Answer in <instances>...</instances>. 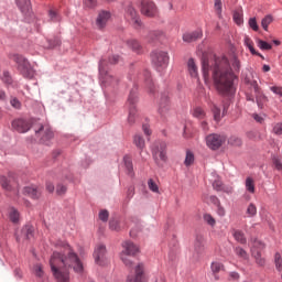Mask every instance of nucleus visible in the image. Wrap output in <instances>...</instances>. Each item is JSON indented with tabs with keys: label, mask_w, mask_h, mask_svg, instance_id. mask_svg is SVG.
Listing matches in <instances>:
<instances>
[{
	"label": "nucleus",
	"mask_w": 282,
	"mask_h": 282,
	"mask_svg": "<svg viewBox=\"0 0 282 282\" xmlns=\"http://www.w3.org/2000/svg\"><path fill=\"white\" fill-rule=\"evenodd\" d=\"M231 66L232 68H230V62H228V57L226 56L215 57L212 65L208 64V61H203V76L205 82L208 80V72L212 69L215 87L223 96H230L235 91L232 87V82L237 78L235 74H239L241 69L239 58L234 56L231 58Z\"/></svg>",
	"instance_id": "f257e3e1"
},
{
	"label": "nucleus",
	"mask_w": 282,
	"mask_h": 282,
	"mask_svg": "<svg viewBox=\"0 0 282 282\" xmlns=\"http://www.w3.org/2000/svg\"><path fill=\"white\" fill-rule=\"evenodd\" d=\"M51 270L57 282H69V268H72V250L67 257L54 252L50 260Z\"/></svg>",
	"instance_id": "f03ea898"
},
{
	"label": "nucleus",
	"mask_w": 282,
	"mask_h": 282,
	"mask_svg": "<svg viewBox=\"0 0 282 282\" xmlns=\"http://www.w3.org/2000/svg\"><path fill=\"white\" fill-rule=\"evenodd\" d=\"M122 251L120 252V260L127 268H131L133 265V261H131V257H135L140 252V247L133 243L131 240H126L122 242Z\"/></svg>",
	"instance_id": "7ed1b4c3"
},
{
	"label": "nucleus",
	"mask_w": 282,
	"mask_h": 282,
	"mask_svg": "<svg viewBox=\"0 0 282 282\" xmlns=\"http://www.w3.org/2000/svg\"><path fill=\"white\" fill-rule=\"evenodd\" d=\"M11 58L14 63H17L18 69L24 78H34L35 70L25 56L21 54H13L11 55Z\"/></svg>",
	"instance_id": "20e7f679"
},
{
	"label": "nucleus",
	"mask_w": 282,
	"mask_h": 282,
	"mask_svg": "<svg viewBox=\"0 0 282 282\" xmlns=\"http://www.w3.org/2000/svg\"><path fill=\"white\" fill-rule=\"evenodd\" d=\"M152 63L159 72H164L169 67V53L164 51H154L152 53Z\"/></svg>",
	"instance_id": "39448f33"
},
{
	"label": "nucleus",
	"mask_w": 282,
	"mask_h": 282,
	"mask_svg": "<svg viewBox=\"0 0 282 282\" xmlns=\"http://www.w3.org/2000/svg\"><path fill=\"white\" fill-rule=\"evenodd\" d=\"M264 248L265 245L261 242V240H251V254L256 259V263H258L260 267L265 265V259L261 256V252H263Z\"/></svg>",
	"instance_id": "423d86ee"
},
{
	"label": "nucleus",
	"mask_w": 282,
	"mask_h": 282,
	"mask_svg": "<svg viewBox=\"0 0 282 282\" xmlns=\"http://www.w3.org/2000/svg\"><path fill=\"white\" fill-rule=\"evenodd\" d=\"M246 83H248L253 88L258 108L263 109L269 102L268 96L261 91V87H259L257 80H246Z\"/></svg>",
	"instance_id": "0eeeda50"
},
{
	"label": "nucleus",
	"mask_w": 282,
	"mask_h": 282,
	"mask_svg": "<svg viewBox=\"0 0 282 282\" xmlns=\"http://www.w3.org/2000/svg\"><path fill=\"white\" fill-rule=\"evenodd\" d=\"M15 239L18 243H23L25 241H30V239H34V226L31 224L24 225L21 230L15 231Z\"/></svg>",
	"instance_id": "6e6552de"
},
{
	"label": "nucleus",
	"mask_w": 282,
	"mask_h": 282,
	"mask_svg": "<svg viewBox=\"0 0 282 282\" xmlns=\"http://www.w3.org/2000/svg\"><path fill=\"white\" fill-rule=\"evenodd\" d=\"M94 259L97 265L105 267L109 263V258H107V247L105 245L99 243L96 246Z\"/></svg>",
	"instance_id": "1a4fd4ad"
},
{
	"label": "nucleus",
	"mask_w": 282,
	"mask_h": 282,
	"mask_svg": "<svg viewBox=\"0 0 282 282\" xmlns=\"http://www.w3.org/2000/svg\"><path fill=\"white\" fill-rule=\"evenodd\" d=\"M152 155L156 164H160V162H166V160H169L166 156V142L155 143L152 149Z\"/></svg>",
	"instance_id": "9d476101"
},
{
	"label": "nucleus",
	"mask_w": 282,
	"mask_h": 282,
	"mask_svg": "<svg viewBox=\"0 0 282 282\" xmlns=\"http://www.w3.org/2000/svg\"><path fill=\"white\" fill-rule=\"evenodd\" d=\"M35 134H41V142L42 144H45L46 147H50V140L54 138V131H52V128L50 126H43L40 124L39 129H34Z\"/></svg>",
	"instance_id": "9b49d317"
},
{
	"label": "nucleus",
	"mask_w": 282,
	"mask_h": 282,
	"mask_svg": "<svg viewBox=\"0 0 282 282\" xmlns=\"http://www.w3.org/2000/svg\"><path fill=\"white\" fill-rule=\"evenodd\" d=\"M135 102H138V97L135 93L131 91L128 97L129 115L128 122L129 124L135 123V118L138 117V109H135Z\"/></svg>",
	"instance_id": "f8f14e48"
},
{
	"label": "nucleus",
	"mask_w": 282,
	"mask_h": 282,
	"mask_svg": "<svg viewBox=\"0 0 282 282\" xmlns=\"http://www.w3.org/2000/svg\"><path fill=\"white\" fill-rule=\"evenodd\" d=\"M99 74L102 83L105 85H116L118 79H116L112 75L107 73V59H101L99 63Z\"/></svg>",
	"instance_id": "ddd939ff"
},
{
	"label": "nucleus",
	"mask_w": 282,
	"mask_h": 282,
	"mask_svg": "<svg viewBox=\"0 0 282 282\" xmlns=\"http://www.w3.org/2000/svg\"><path fill=\"white\" fill-rule=\"evenodd\" d=\"M18 8L24 14L26 23L32 21V2L30 0H15Z\"/></svg>",
	"instance_id": "4468645a"
},
{
	"label": "nucleus",
	"mask_w": 282,
	"mask_h": 282,
	"mask_svg": "<svg viewBox=\"0 0 282 282\" xmlns=\"http://www.w3.org/2000/svg\"><path fill=\"white\" fill-rule=\"evenodd\" d=\"M226 142V138L219 134H209L206 137V144L212 151H217Z\"/></svg>",
	"instance_id": "2eb2a0df"
},
{
	"label": "nucleus",
	"mask_w": 282,
	"mask_h": 282,
	"mask_svg": "<svg viewBox=\"0 0 282 282\" xmlns=\"http://www.w3.org/2000/svg\"><path fill=\"white\" fill-rule=\"evenodd\" d=\"M141 14H144V17H156L158 7H155V3L151 0H142Z\"/></svg>",
	"instance_id": "dca6fc26"
},
{
	"label": "nucleus",
	"mask_w": 282,
	"mask_h": 282,
	"mask_svg": "<svg viewBox=\"0 0 282 282\" xmlns=\"http://www.w3.org/2000/svg\"><path fill=\"white\" fill-rule=\"evenodd\" d=\"M147 278L144 276V264L139 263L134 267V273L129 275L126 282H145Z\"/></svg>",
	"instance_id": "f3484780"
},
{
	"label": "nucleus",
	"mask_w": 282,
	"mask_h": 282,
	"mask_svg": "<svg viewBox=\"0 0 282 282\" xmlns=\"http://www.w3.org/2000/svg\"><path fill=\"white\" fill-rule=\"evenodd\" d=\"M126 17L135 30H140V28H142V20H140V15H138V11H135L133 7H128Z\"/></svg>",
	"instance_id": "a211bd4d"
},
{
	"label": "nucleus",
	"mask_w": 282,
	"mask_h": 282,
	"mask_svg": "<svg viewBox=\"0 0 282 282\" xmlns=\"http://www.w3.org/2000/svg\"><path fill=\"white\" fill-rule=\"evenodd\" d=\"M31 128L32 124L25 119H15L12 121V129H14V131H18V133H28Z\"/></svg>",
	"instance_id": "6ab92c4d"
},
{
	"label": "nucleus",
	"mask_w": 282,
	"mask_h": 282,
	"mask_svg": "<svg viewBox=\"0 0 282 282\" xmlns=\"http://www.w3.org/2000/svg\"><path fill=\"white\" fill-rule=\"evenodd\" d=\"M109 19H111V12L100 11L96 20V25L98 30H104V28H107V23H109Z\"/></svg>",
	"instance_id": "aec40b11"
},
{
	"label": "nucleus",
	"mask_w": 282,
	"mask_h": 282,
	"mask_svg": "<svg viewBox=\"0 0 282 282\" xmlns=\"http://www.w3.org/2000/svg\"><path fill=\"white\" fill-rule=\"evenodd\" d=\"M204 36V33L200 30L194 32H186L183 34L184 43H195V41H199Z\"/></svg>",
	"instance_id": "412c9836"
},
{
	"label": "nucleus",
	"mask_w": 282,
	"mask_h": 282,
	"mask_svg": "<svg viewBox=\"0 0 282 282\" xmlns=\"http://www.w3.org/2000/svg\"><path fill=\"white\" fill-rule=\"evenodd\" d=\"M23 195L31 197V199H39L41 197V189L32 185L23 188Z\"/></svg>",
	"instance_id": "4be33fe9"
},
{
	"label": "nucleus",
	"mask_w": 282,
	"mask_h": 282,
	"mask_svg": "<svg viewBox=\"0 0 282 282\" xmlns=\"http://www.w3.org/2000/svg\"><path fill=\"white\" fill-rule=\"evenodd\" d=\"M72 261H73V270L77 274H83L85 272V267L83 265V260L78 258V254L72 253Z\"/></svg>",
	"instance_id": "5701e85b"
},
{
	"label": "nucleus",
	"mask_w": 282,
	"mask_h": 282,
	"mask_svg": "<svg viewBox=\"0 0 282 282\" xmlns=\"http://www.w3.org/2000/svg\"><path fill=\"white\" fill-rule=\"evenodd\" d=\"M170 110H171V100L169 99V94H163L161 96L159 111L160 113L164 115Z\"/></svg>",
	"instance_id": "b1692460"
},
{
	"label": "nucleus",
	"mask_w": 282,
	"mask_h": 282,
	"mask_svg": "<svg viewBox=\"0 0 282 282\" xmlns=\"http://www.w3.org/2000/svg\"><path fill=\"white\" fill-rule=\"evenodd\" d=\"M127 46L135 54H142V44L138 40L131 39L127 41Z\"/></svg>",
	"instance_id": "393cba45"
},
{
	"label": "nucleus",
	"mask_w": 282,
	"mask_h": 282,
	"mask_svg": "<svg viewBox=\"0 0 282 282\" xmlns=\"http://www.w3.org/2000/svg\"><path fill=\"white\" fill-rule=\"evenodd\" d=\"M14 177H12V174H9L8 176H0V184L4 191H12V185L10 182H12Z\"/></svg>",
	"instance_id": "a878e982"
},
{
	"label": "nucleus",
	"mask_w": 282,
	"mask_h": 282,
	"mask_svg": "<svg viewBox=\"0 0 282 282\" xmlns=\"http://www.w3.org/2000/svg\"><path fill=\"white\" fill-rule=\"evenodd\" d=\"M187 68H188L189 76H192V78H197L198 73H197V65L195 64V59L193 58L188 59Z\"/></svg>",
	"instance_id": "bb28decb"
},
{
	"label": "nucleus",
	"mask_w": 282,
	"mask_h": 282,
	"mask_svg": "<svg viewBox=\"0 0 282 282\" xmlns=\"http://www.w3.org/2000/svg\"><path fill=\"white\" fill-rule=\"evenodd\" d=\"M123 164L127 171V174L130 175V177H133V162L131 161L130 156L123 158Z\"/></svg>",
	"instance_id": "cd10ccee"
},
{
	"label": "nucleus",
	"mask_w": 282,
	"mask_h": 282,
	"mask_svg": "<svg viewBox=\"0 0 282 282\" xmlns=\"http://www.w3.org/2000/svg\"><path fill=\"white\" fill-rule=\"evenodd\" d=\"M21 218V214L14 207H11L9 210V219L12 224H19V219Z\"/></svg>",
	"instance_id": "c85d7f7f"
},
{
	"label": "nucleus",
	"mask_w": 282,
	"mask_h": 282,
	"mask_svg": "<svg viewBox=\"0 0 282 282\" xmlns=\"http://www.w3.org/2000/svg\"><path fill=\"white\" fill-rule=\"evenodd\" d=\"M194 249L198 254L204 252V238L202 236L196 237Z\"/></svg>",
	"instance_id": "c756f323"
},
{
	"label": "nucleus",
	"mask_w": 282,
	"mask_h": 282,
	"mask_svg": "<svg viewBox=\"0 0 282 282\" xmlns=\"http://www.w3.org/2000/svg\"><path fill=\"white\" fill-rule=\"evenodd\" d=\"M0 80L7 86L12 85V76H10V72L4 70L0 73Z\"/></svg>",
	"instance_id": "7c9ffc66"
},
{
	"label": "nucleus",
	"mask_w": 282,
	"mask_h": 282,
	"mask_svg": "<svg viewBox=\"0 0 282 282\" xmlns=\"http://www.w3.org/2000/svg\"><path fill=\"white\" fill-rule=\"evenodd\" d=\"M245 45L248 47L250 53L253 54V56H259L257 50H254V42H252L250 37L248 36L245 37Z\"/></svg>",
	"instance_id": "2f4dec72"
},
{
	"label": "nucleus",
	"mask_w": 282,
	"mask_h": 282,
	"mask_svg": "<svg viewBox=\"0 0 282 282\" xmlns=\"http://www.w3.org/2000/svg\"><path fill=\"white\" fill-rule=\"evenodd\" d=\"M234 238L236 239V241H238V243H247V239H246V235L243 234V231L241 230H236L234 231Z\"/></svg>",
	"instance_id": "473e14b6"
},
{
	"label": "nucleus",
	"mask_w": 282,
	"mask_h": 282,
	"mask_svg": "<svg viewBox=\"0 0 282 282\" xmlns=\"http://www.w3.org/2000/svg\"><path fill=\"white\" fill-rule=\"evenodd\" d=\"M221 270H224V264H221V262H213L212 263V272L215 274V279H219L217 276V274H219V272H221Z\"/></svg>",
	"instance_id": "72a5a7b5"
},
{
	"label": "nucleus",
	"mask_w": 282,
	"mask_h": 282,
	"mask_svg": "<svg viewBox=\"0 0 282 282\" xmlns=\"http://www.w3.org/2000/svg\"><path fill=\"white\" fill-rule=\"evenodd\" d=\"M133 142H134L135 147H137L138 149H140L141 151H142V149H144V147H145L144 138H142V135H140V134H135V135H134Z\"/></svg>",
	"instance_id": "f704fd0d"
},
{
	"label": "nucleus",
	"mask_w": 282,
	"mask_h": 282,
	"mask_svg": "<svg viewBox=\"0 0 282 282\" xmlns=\"http://www.w3.org/2000/svg\"><path fill=\"white\" fill-rule=\"evenodd\" d=\"M272 21H274V18H272V15H265L263 19H262V21H261V25H262V28H263V30L265 31V32H268V28H269V25L272 23Z\"/></svg>",
	"instance_id": "c9c22d12"
},
{
	"label": "nucleus",
	"mask_w": 282,
	"mask_h": 282,
	"mask_svg": "<svg viewBox=\"0 0 282 282\" xmlns=\"http://www.w3.org/2000/svg\"><path fill=\"white\" fill-rule=\"evenodd\" d=\"M245 186L248 193H254V180H252V177H247Z\"/></svg>",
	"instance_id": "e433bc0d"
},
{
	"label": "nucleus",
	"mask_w": 282,
	"mask_h": 282,
	"mask_svg": "<svg viewBox=\"0 0 282 282\" xmlns=\"http://www.w3.org/2000/svg\"><path fill=\"white\" fill-rule=\"evenodd\" d=\"M194 118H198V120H204L206 118V112L203 108L196 107L193 112Z\"/></svg>",
	"instance_id": "4c0bfd02"
},
{
	"label": "nucleus",
	"mask_w": 282,
	"mask_h": 282,
	"mask_svg": "<svg viewBox=\"0 0 282 282\" xmlns=\"http://www.w3.org/2000/svg\"><path fill=\"white\" fill-rule=\"evenodd\" d=\"M194 162H195V155L193 154V152L187 151L185 161H184L185 166H191V164H193Z\"/></svg>",
	"instance_id": "58836bf2"
},
{
	"label": "nucleus",
	"mask_w": 282,
	"mask_h": 282,
	"mask_svg": "<svg viewBox=\"0 0 282 282\" xmlns=\"http://www.w3.org/2000/svg\"><path fill=\"white\" fill-rule=\"evenodd\" d=\"M212 111H213V113H214V120H215L216 122H219V120H221V109H219V107H217L216 105H214Z\"/></svg>",
	"instance_id": "ea45409f"
},
{
	"label": "nucleus",
	"mask_w": 282,
	"mask_h": 282,
	"mask_svg": "<svg viewBox=\"0 0 282 282\" xmlns=\"http://www.w3.org/2000/svg\"><path fill=\"white\" fill-rule=\"evenodd\" d=\"M148 188H150L152 193H160V187L158 186V183L154 182L152 178L148 181Z\"/></svg>",
	"instance_id": "a19ab883"
},
{
	"label": "nucleus",
	"mask_w": 282,
	"mask_h": 282,
	"mask_svg": "<svg viewBox=\"0 0 282 282\" xmlns=\"http://www.w3.org/2000/svg\"><path fill=\"white\" fill-rule=\"evenodd\" d=\"M234 21L237 25H241L243 23V13L235 11L234 12Z\"/></svg>",
	"instance_id": "79ce46f5"
},
{
	"label": "nucleus",
	"mask_w": 282,
	"mask_h": 282,
	"mask_svg": "<svg viewBox=\"0 0 282 282\" xmlns=\"http://www.w3.org/2000/svg\"><path fill=\"white\" fill-rule=\"evenodd\" d=\"M84 8H88V10H93L98 6V0H83Z\"/></svg>",
	"instance_id": "37998d69"
},
{
	"label": "nucleus",
	"mask_w": 282,
	"mask_h": 282,
	"mask_svg": "<svg viewBox=\"0 0 282 282\" xmlns=\"http://www.w3.org/2000/svg\"><path fill=\"white\" fill-rule=\"evenodd\" d=\"M247 215L248 217H254V215H257V205L254 204H249V206L247 207Z\"/></svg>",
	"instance_id": "c03bdc74"
},
{
	"label": "nucleus",
	"mask_w": 282,
	"mask_h": 282,
	"mask_svg": "<svg viewBox=\"0 0 282 282\" xmlns=\"http://www.w3.org/2000/svg\"><path fill=\"white\" fill-rule=\"evenodd\" d=\"M33 270H34L35 275H36L39 279H42V276H43V274H44V272H43V265H41V264H35V265L33 267Z\"/></svg>",
	"instance_id": "a18cd8bd"
},
{
	"label": "nucleus",
	"mask_w": 282,
	"mask_h": 282,
	"mask_svg": "<svg viewBox=\"0 0 282 282\" xmlns=\"http://www.w3.org/2000/svg\"><path fill=\"white\" fill-rule=\"evenodd\" d=\"M258 47H260V50H272V44L263 40H258Z\"/></svg>",
	"instance_id": "49530a36"
},
{
	"label": "nucleus",
	"mask_w": 282,
	"mask_h": 282,
	"mask_svg": "<svg viewBox=\"0 0 282 282\" xmlns=\"http://www.w3.org/2000/svg\"><path fill=\"white\" fill-rule=\"evenodd\" d=\"M235 252L238 257H240L241 259H248V252H246V250H243V248L241 247H237L235 249Z\"/></svg>",
	"instance_id": "de8ad7c7"
},
{
	"label": "nucleus",
	"mask_w": 282,
	"mask_h": 282,
	"mask_svg": "<svg viewBox=\"0 0 282 282\" xmlns=\"http://www.w3.org/2000/svg\"><path fill=\"white\" fill-rule=\"evenodd\" d=\"M228 143L231 144V147H241V140L238 137H230Z\"/></svg>",
	"instance_id": "09e8293b"
},
{
	"label": "nucleus",
	"mask_w": 282,
	"mask_h": 282,
	"mask_svg": "<svg viewBox=\"0 0 282 282\" xmlns=\"http://www.w3.org/2000/svg\"><path fill=\"white\" fill-rule=\"evenodd\" d=\"M67 193V186L64 184H57L56 186V195H65Z\"/></svg>",
	"instance_id": "8fccbe9b"
},
{
	"label": "nucleus",
	"mask_w": 282,
	"mask_h": 282,
	"mask_svg": "<svg viewBox=\"0 0 282 282\" xmlns=\"http://www.w3.org/2000/svg\"><path fill=\"white\" fill-rule=\"evenodd\" d=\"M204 220H205L206 224H208L209 226H215V224H217V221L215 220V218H214L213 215H210V214H205V215H204Z\"/></svg>",
	"instance_id": "3c124183"
},
{
	"label": "nucleus",
	"mask_w": 282,
	"mask_h": 282,
	"mask_svg": "<svg viewBox=\"0 0 282 282\" xmlns=\"http://www.w3.org/2000/svg\"><path fill=\"white\" fill-rule=\"evenodd\" d=\"M249 26L251 28V30H253V32H259V24L257 23V18H251L249 20Z\"/></svg>",
	"instance_id": "603ef678"
},
{
	"label": "nucleus",
	"mask_w": 282,
	"mask_h": 282,
	"mask_svg": "<svg viewBox=\"0 0 282 282\" xmlns=\"http://www.w3.org/2000/svg\"><path fill=\"white\" fill-rule=\"evenodd\" d=\"M58 45H61V40H58V37H55L54 40H48L50 50H54V47H58Z\"/></svg>",
	"instance_id": "864d4df0"
},
{
	"label": "nucleus",
	"mask_w": 282,
	"mask_h": 282,
	"mask_svg": "<svg viewBox=\"0 0 282 282\" xmlns=\"http://www.w3.org/2000/svg\"><path fill=\"white\" fill-rule=\"evenodd\" d=\"M270 91H273L275 96L282 98V86H271Z\"/></svg>",
	"instance_id": "5fc2aeb1"
},
{
	"label": "nucleus",
	"mask_w": 282,
	"mask_h": 282,
	"mask_svg": "<svg viewBox=\"0 0 282 282\" xmlns=\"http://www.w3.org/2000/svg\"><path fill=\"white\" fill-rule=\"evenodd\" d=\"M216 14L221 19V0H215Z\"/></svg>",
	"instance_id": "6e6d98bb"
},
{
	"label": "nucleus",
	"mask_w": 282,
	"mask_h": 282,
	"mask_svg": "<svg viewBox=\"0 0 282 282\" xmlns=\"http://www.w3.org/2000/svg\"><path fill=\"white\" fill-rule=\"evenodd\" d=\"M10 105L13 109H21V101L17 97L10 100Z\"/></svg>",
	"instance_id": "4d7b16f0"
},
{
	"label": "nucleus",
	"mask_w": 282,
	"mask_h": 282,
	"mask_svg": "<svg viewBox=\"0 0 282 282\" xmlns=\"http://www.w3.org/2000/svg\"><path fill=\"white\" fill-rule=\"evenodd\" d=\"M273 164L278 171H282V160L279 156H273Z\"/></svg>",
	"instance_id": "13d9d810"
},
{
	"label": "nucleus",
	"mask_w": 282,
	"mask_h": 282,
	"mask_svg": "<svg viewBox=\"0 0 282 282\" xmlns=\"http://www.w3.org/2000/svg\"><path fill=\"white\" fill-rule=\"evenodd\" d=\"M48 17H50V19H51V21H53V22H58V21H61V18L58 17V13H56V11H50L48 12Z\"/></svg>",
	"instance_id": "bf43d9fd"
},
{
	"label": "nucleus",
	"mask_w": 282,
	"mask_h": 282,
	"mask_svg": "<svg viewBox=\"0 0 282 282\" xmlns=\"http://www.w3.org/2000/svg\"><path fill=\"white\" fill-rule=\"evenodd\" d=\"M275 268L276 270H281L282 268V259L280 253H275Z\"/></svg>",
	"instance_id": "052dcab7"
},
{
	"label": "nucleus",
	"mask_w": 282,
	"mask_h": 282,
	"mask_svg": "<svg viewBox=\"0 0 282 282\" xmlns=\"http://www.w3.org/2000/svg\"><path fill=\"white\" fill-rule=\"evenodd\" d=\"M99 219L101 220V221H107L108 219H109V212L108 210H101L100 213H99Z\"/></svg>",
	"instance_id": "680f3d73"
},
{
	"label": "nucleus",
	"mask_w": 282,
	"mask_h": 282,
	"mask_svg": "<svg viewBox=\"0 0 282 282\" xmlns=\"http://www.w3.org/2000/svg\"><path fill=\"white\" fill-rule=\"evenodd\" d=\"M213 188L217 192H221V189L224 188V183H221V181H215L213 183Z\"/></svg>",
	"instance_id": "e2e57ef3"
},
{
	"label": "nucleus",
	"mask_w": 282,
	"mask_h": 282,
	"mask_svg": "<svg viewBox=\"0 0 282 282\" xmlns=\"http://www.w3.org/2000/svg\"><path fill=\"white\" fill-rule=\"evenodd\" d=\"M216 207H217V215H219V217H225L226 208H224V206H221V203L216 205Z\"/></svg>",
	"instance_id": "0e129e2a"
},
{
	"label": "nucleus",
	"mask_w": 282,
	"mask_h": 282,
	"mask_svg": "<svg viewBox=\"0 0 282 282\" xmlns=\"http://www.w3.org/2000/svg\"><path fill=\"white\" fill-rule=\"evenodd\" d=\"M208 202L210 204H214V206H219V204H221L219 198L217 196H213V195L208 197Z\"/></svg>",
	"instance_id": "69168bd1"
},
{
	"label": "nucleus",
	"mask_w": 282,
	"mask_h": 282,
	"mask_svg": "<svg viewBox=\"0 0 282 282\" xmlns=\"http://www.w3.org/2000/svg\"><path fill=\"white\" fill-rule=\"evenodd\" d=\"M273 133H275V135H282V123H276L273 127Z\"/></svg>",
	"instance_id": "338daca9"
},
{
	"label": "nucleus",
	"mask_w": 282,
	"mask_h": 282,
	"mask_svg": "<svg viewBox=\"0 0 282 282\" xmlns=\"http://www.w3.org/2000/svg\"><path fill=\"white\" fill-rule=\"evenodd\" d=\"M109 226H110V229L112 230H116V231L120 230V223H118V220H111Z\"/></svg>",
	"instance_id": "774afa93"
}]
</instances>
